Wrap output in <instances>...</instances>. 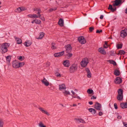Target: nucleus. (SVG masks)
<instances>
[{"instance_id":"obj_1","label":"nucleus","mask_w":127,"mask_h":127,"mask_svg":"<svg viewBox=\"0 0 127 127\" xmlns=\"http://www.w3.org/2000/svg\"><path fill=\"white\" fill-rule=\"evenodd\" d=\"M9 46V44L5 43L2 44L0 47L1 49L2 50V53L6 52L8 50L7 48Z\"/></svg>"},{"instance_id":"obj_2","label":"nucleus","mask_w":127,"mask_h":127,"mask_svg":"<svg viewBox=\"0 0 127 127\" xmlns=\"http://www.w3.org/2000/svg\"><path fill=\"white\" fill-rule=\"evenodd\" d=\"M77 64H73L70 67L69 69L70 72V73L75 72L77 70Z\"/></svg>"},{"instance_id":"obj_3","label":"nucleus","mask_w":127,"mask_h":127,"mask_svg":"<svg viewBox=\"0 0 127 127\" xmlns=\"http://www.w3.org/2000/svg\"><path fill=\"white\" fill-rule=\"evenodd\" d=\"M78 40L79 43L82 44H84L86 42V40L83 36H80L78 38Z\"/></svg>"},{"instance_id":"obj_4","label":"nucleus","mask_w":127,"mask_h":127,"mask_svg":"<svg viewBox=\"0 0 127 127\" xmlns=\"http://www.w3.org/2000/svg\"><path fill=\"white\" fill-rule=\"evenodd\" d=\"M124 1L122 2V0H115L114 1V3L113 4V6L116 7L118 6L119 4H122Z\"/></svg>"},{"instance_id":"obj_5","label":"nucleus","mask_w":127,"mask_h":127,"mask_svg":"<svg viewBox=\"0 0 127 127\" xmlns=\"http://www.w3.org/2000/svg\"><path fill=\"white\" fill-rule=\"evenodd\" d=\"M66 49V53H70L72 50V47L71 45L70 44H68L65 46Z\"/></svg>"},{"instance_id":"obj_6","label":"nucleus","mask_w":127,"mask_h":127,"mask_svg":"<svg viewBox=\"0 0 127 127\" xmlns=\"http://www.w3.org/2000/svg\"><path fill=\"white\" fill-rule=\"evenodd\" d=\"M127 35V29H125L121 32V36L123 38L125 37Z\"/></svg>"},{"instance_id":"obj_7","label":"nucleus","mask_w":127,"mask_h":127,"mask_svg":"<svg viewBox=\"0 0 127 127\" xmlns=\"http://www.w3.org/2000/svg\"><path fill=\"white\" fill-rule=\"evenodd\" d=\"M19 62L18 61L16 60L13 62L12 65L14 68H17L20 67V66L19 65Z\"/></svg>"},{"instance_id":"obj_8","label":"nucleus","mask_w":127,"mask_h":127,"mask_svg":"<svg viewBox=\"0 0 127 127\" xmlns=\"http://www.w3.org/2000/svg\"><path fill=\"white\" fill-rule=\"evenodd\" d=\"M95 108L96 110L100 111L101 110L100 108L101 107V105L100 103L96 102H95Z\"/></svg>"},{"instance_id":"obj_9","label":"nucleus","mask_w":127,"mask_h":127,"mask_svg":"<svg viewBox=\"0 0 127 127\" xmlns=\"http://www.w3.org/2000/svg\"><path fill=\"white\" fill-rule=\"evenodd\" d=\"M88 63V62L86 61L85 59H83L81 62V66L82 67H85Z\"/></svg>"},{"instance_id":"obj_10","label":"nucleus","mask_w":127,"mask_h":127,"mask_svg":"<svg viewBox=\"0 0 127 127\" xmlns=\"http://www.w3.org/2000/svg\"><path fill=\"white\" fill-rule=\"evenodd\" d=\"M41 82L42 83L46 86H48L49 83V82L45 78V77H44L43 79L41 80Z\"/></svg>"},{"instance_id":"obj_11","label":"nucleus","mask_w":127,"mask_h":127,"mask_svg":"<svg viewBox=\"0 0 127 127\" xmlns=\"http://www.w3.org/2000/svg\"><path fill=\"white\" fill-rule=\"evenodd\" d=\"M115 80V83L116 84H120L122 82V80L121 78L120 77H117Z\"/></svg>"},{"instance_id":"obj_12","label":"nucleus","mask_w":127,"mask_h":127,"mask_svg":"<svg viewBox=\"0 0 127 127\" xmlns=\"http://www.w3.org/2000/svg\"><path fill=\"white\" fill-rule=\"evenodd\" d=\"M38 108L42 113L46 114L48 116H49L50 115L49 113L46 110H44L42 108L40 107Z\"/></svg>"},{"instance_id":"obj_13","label":"nucleus","mask_w":127,"mask_h":127,"mask_svg":"<svg viewBox=\"0 0 127 127\" xmlns=\"http://www.w3.org/2000/svg\"><path fill=\"white\" fill-rule=\"evenodd\" d=\"M120 106L121 108L123 109L127 108V102L121 103Z\"/></svg>"},{"instance_id":"obj_14","label":"nucleus","mask_w":127,"mask_h":127,"mask_svg":"<svg viewBox=\"0 0 127 127\" xmlns=\"http://www.w3.org/2000/svg\"><path fill=\"white\" fill-rule=\"evenodd\" d=\"M16 10H17L18 12H21L22 11L26 10H27V8L23 7H21L17 8Z\"/></svg>"},{"instance_id":"obj_15","label":"nucleus","mask_w":127,"mask_h":127,"mask_svg":"<svg viewBox=\"0 0 127 127\" xmlns=\"http://www.w3.org/2000/svg\"><path fill=\"white\" fill-rule=\"evenodd\" d=\"M108 9L110 10L111 11L113 12L116 10L117 8L116 7L114 8H113L112 5L111 4H109L108 8Z\"/></svg>"},{"instance_id":"obj_16","label":"nucleus","mask_w":127,"mask_h":127,"mask_svg":"<svg viewBox=\"0 0 127 127\" xmlns=\"http://www.w3.org/2000/svg\"><path fill=\"white\" fill-rule=\"evenodd\" d=\"M98 50V51L102 54L105 55L106 54L105 50L103 48H99Z\"/></svg>"},{"instance_id":"obj_17","label":"nucleus","mask_w":127,"mask_h":127,"mask_svg":"<svg viewBox=\"0 0 127 127\" xmlns=\"http://www.w3.org/2000/svg\"><path fill=\"white\" fill-rule=\"evenodd\" d=\"M58 24L61 27H63L64 25V21L63 19H60L58 22Z\"/></svg>"},{"instance_id":"obj_18","label":"nucleus","mask_w":127,"mask_h":127,"mask_svg":"<svg viewBox=\"0 0 127 127\" xmlns=\"http://www.w3.org/2000/svg\"><path fill=\"white\" fill-rule=\"evenodd\" d=\"M63 64L64 66L67 67H68L69 66V61L66 60L64 61Z\"/></svg>"},{"instance_id":"obj_19","label":"nucleus","mask_w":127,"mask_h":127,"mask_svg":"<svg viewBox=\"0 0 127 127\" xmlns=\"http://www.w3.org/2000/svg\"><path fill=\"white\" fill-rule=\"evenodd\" d=\"M85 70L87 72L88 77L89 78H91V74L89 69L88 68H85Z\"/></svg>"},{"instance_id":"obj_20","label":"nucleus","mask_w":127,"mask_h":127,"mask_svg":"<svg viewBox=\"0 0 127 127\" xmlns=\"http://www.w3.org/2000/svg\"><path fill=\"white\" fill-rule=\"evenodd\" d=\"M64 54V51H62L61 52L56 53V57H61L63 56Z\"/></svg>"},{"instance_id":"obj_21","label":"nucleus","mask_w":127,"mask_h":127,"mask_svg":"<svg viewBox=\"0 0 127 127\" xmlns=\"http://www.w3.org/2000/svg\"><path fill=\"white\" fill-rule=\"evenodd\" d=\"M32 43V42L29 40H27L25 43L24 45L26 47L30 46Z\"/></svg>"},{"instance_id":"obj_22","label":"nucleus","mask_w":127,"mask_h":127,"mask_svg":"<svg viewBox=\"0 0 127 127\" xmlns=\"http://www.w3.org/2000/svg\"><path fill=\"white\" fill-rule=\"evenodd\" d=\"M117 98L118 100L121 101L123 99V95H118L117 96Z\"/></svg>"},{"instance_id":"obj_23","label":"nucleus","mask_w":127,"mask_h":127,"mask_svg":"<svg viewBox=\"0 0 127 127\" xmlns=\"http://www.w3.org/2000/svg\"><path fill=\"white\" fill-rule=\"evenodd\" d=\"M75 120H76L77 122H79L78 123H81L83 124L86 123L85 121L81 119L75 118Z\"/></svg>"},{"instance_id":"obj_24","label":"nucleus","mask_w":127,"mask_h":127,"mask_svg":"<svg viewBox=\"0 0 127 127\" xmlns=\"http://www.w3.org/2000/svg\"><path fill=\"white\" fill-rule=\"evenodd\" d=\"M17 43L18 44H20L22 43V40L21 39L18 38H16L15 37H14Z\"/></svg>"},{"instance_id":"obj_25","label":"nucleus","mask_w":127,"mask_h":127,"mask_svg":"<svg viewBox=\"0 0 127 127\" xmlns=\"http://www.w3.org/2000/svg\"><path fill=\"white\" fill-rule=\"evenodd\" d=\"M88 110L90 112H91L93 114H94L96 112L95 110L93 108H90Z\"/></svg>"},{"instance_id":"obj_26","label":"nucleus","mask_w":127,"mask_h":127,"mask_svg":"<svg viewBox=\"0 0 127 127\" xmlns=\"http://www.w3.org/2000/svg\"><path fill=\"white\" fill-rule=\"evenodd\" d=\"M114 74L116 76H118L120 75V73L119 70L116 69L114 72Z\"/></svg>"},{"instance_id":"obj_27","label":"nucleus","mask_w":127,"mask_h":127,"mask_svg":"<svg viewBox=\"0 0 127 127\" xmlns=\"http://www.w3.org/2000/svg\"><path fill=\"white\" fill-rule=\"evenodd\" d=\"M11 56H8L6 57L7 63L8 64V65L9 64L10 62L11 59Z\"/></svg>"},{"instance_id":"obj_28","label":"nucleus","mask_w":127,"mask_h":127,"mask_svg":"<svg viewBox=\"0 0 127 127\" xmlns=\"http://www.w3.org/2000/svg\"><path fill=\"white\" fill-rule=\"evenodd\" d=\"M59 89L61 90H62V89H64L66 88V87L65 85L64 84H63L61 85H59Z\"/></svg>"},{"instance_id":"obj_29","label":"nucleus","mask_w":127,"mask_h":127,"mask_svg":"<svg viewBox=\"0 0 127 127\" xmlns=\"http://www.w3.org/2000/svg\"><path fill=\"white\" fill-rule=\"evenodd\" d=\"M67 54L65 55V57L67 59L70 58L72 56V54L70 53H67Z\"/></svg>"},{"instance_id":"obj_30","label":"nucleus","mask_w":127,"mask_h":127,"mask_svg":"<svg viewBox=\"0 0 127 127\" xmlns=\"http://www.w3.org/2000/svg\"><path fill=\"white\" fill-rule=\"evenodd\" d=\"M108 61L109 62L110 64H112L114 65H117L116 62L113 60H109Z\"/></svg>"},{"instance_id":"obj_31","label":"nucleus","mask_w":127,"mask_h":127,"mask_svg":"<svg viewBox=\"0 0 127 127\" xmlns=\"http://www.w3.org/2000/svg\"><path fill=\"white\" fill-rule=\"evenodd\" d=\"M44 36V33L43 32H41L40 33L39 37L37 38L38 39H41Z\"/></svg>"},{"instance_id":"obj_32","label":"nucleus","mask_w":127,"mask_h":127,"mask_svg":"<svg viewBox=\"0 0 127 127\" xmlns=\"http://www.w3.org/2000/svg\"><path fill=\"white\" fill-rule=\"evenodd\" d=\"M118 95H123V91L121 89H118Z\"/></svg>"},{"instance_id":"obj_33","label":"nucleus","mask_w":127,"mask_h":127,"mask_svg":"<svg viewBox=\"0 0 127 127\" xmlns=\"http://www.w3.org/2000/svg\"><path fill=\"white\" fill-rule=\"evenodd\" d=\"M123 46V44L121 43L120 44H118L117 45L116 47L118 49H121L122 48Z\"/></svg>"},{"instance_id":"obj_34","label":"nucleus","mask_w":127,"mask_h":127,"mask_svg":"<svg viewBox=\"0 0 127 127\" xmlns=\"http://www.w3.org/2000/svg\"><path fill=\"white\" fill-rule=\"evenodd\" d=\"M38 126L39 127H43L45 125L42 121H40L38 124Z\"/></svg>"},{"instance_id":"obj_35","label":"nucleus","mask_w":127,"mask_h":127,"mask_svg":"<svg viewBox=\"0 0 127 127\" xmlns=\"http://www.w3.org/2000/svg\"><path fill=\"white\" fill-rule=\"evenodd\" d=\"M87 93L89 94H92L93 92V91L92 89H88L87 91Z\"/></svg>"},{"instance_id":"obj_36","label":"nucleus","mask_w":127,"mask_h":127,"mask_svg":"<svg viewBox=\"0 0 127 127\" xmlns=\"http://www.w3.org/2000/svg\"><path fill=\"white\" fill-rule=\"evenodd\" d=\"M116 54H117L116 53H115L114 51H112L110 52V55L111 56H114Z\"/></svg>"},{"instance_id":"obj_37","label":"nucleus","mask_w":127,"mask_h":127,"mask_svg":"<svg viewBox=\"0 0 127 127\" xmlns=\"http://www.w3.org/2000/svg\"><path fill=\"white\" fill-rule=\"evenodd\" d=\"M119 53H120V55H124L125 54V52L123 50H119Z\"/></svg>"},{"instance_id":"obj_38","label":"nucleus","mask_w":127,"mask_h":127,"mask_svg":"<svg viewBox=\"0 0 127 127\" xmlns=\"http://www.w3.org/2000/svg\"><path fill=\"white\" fill-rule=\"evenodd\" d=\"M41 21L39 20H35V23L38 24H41Z\"/></svg>"},{"instance_id":"obj_39","label":"nucleus","mask_w":127,"mask_h":127,"mask_svg":"<svg viewBox=\"0 0 127 127\" xmlns=\"http://www.w3.org/2000/svg\"><path fill=\"white\" fill-rule=\"evenodd\" d=\"M25 64L24 62H22L20 63L19 62V65L20 66V67H22Z\"/></svg>"},{"instance_id":"obj_40","label":"nucleus","mask_w":127,"mask_h":127,"mask_svg":"<svg viewBox=\"0 0 127 127\" xmlns=\"http://www.w3.org/2000/svg\"><path fill=\"white\" fill-rule=\"evenodd\" d=\"M61 76V75L60 73L58 72H56V77H60Z\"/></svg>"},{"instance_id":"obj_41","label":"nucleus","mask_w":127,"mask_h":127,"mask_svg":"<svg viewBox=\"0 0 127 127\" xmlns=\"http://www.w3.org/2000/svg\"><path fill=\"white\" fill-rule=\"evenodd\" d=\"M3 123L2 120H0V127H3Z\"/></svg>"},{"instance_id":"obj_42","label":"nucleus","mask_w":127,"mask_h":127,"mask_svg":"<svg viewBox=\"0 0 127 127\" xmlns=\"http://www.w3.org/2000/svg\"><path fill=\"white\" fill-rule=\"evenodd\" d=\"M63 93L66 95H70V92L68 91H67L66 90H65L64 92H63Z\"/></svg>"},{"instance_id":"obj_43","label":"nucleus","mask_w":127,"mask_h":127,"mask_svg":"<svg viewBox=\"0 0 127 127\" xmlns=\"http://www.w3.org/2000/svg\"><path fill=\"white\" fill-rule=\"evenodd\" d=\"M94 30L93 27H91L89 28V31L90 32H92Z\"/></svg>"},{"instance_id":"obj_44","label":"nucleus","mask_w":127,"mask_h":127,"mask_svg":"<svg viewBox=\"0 0 127 127\" xmlns=\"http://www.w3.org/2000/svg\"><path fill=\"white\" fill-rule=\"evenodd\" d=\"M55 9L56 8H51L48 10V11L49 12H50L52 11L53 10H55Z\"/></svg>"},{"instance_id":"obj_45","label":"nucleus","mask_w":127,"mask_h":127,"mask_svg":"<svg viewBox=\"0 0 127 127\" xmlns=\"http://www.w3.org/2000/svg\"><path fill=\"white\" fill-rule=\"evenodd\" d=\"M55 43H52V46L51 48L52 49H54L55 48Z\"/></svg>"},{"instance_id":"obj_46","label":"nucleus","mask_w":127,"mask_h":127,"mask_svg":"<svg viewBox=\"0 0 127 127\" xmlns=\"http://www.w3.org/2000/svg\"><path fill=\"white\" fill-rule=\"evenodd\" d=\"M27 16L29 18H33V14H30L28 15Z\"/></svg>"},{"instance_id":"obj_47","label":"nucleus","mask_w":127,"mask_h":127,"mask_svg":"<svg viewBox=\"0 0 127 127\" xmlns=\"http://www.w3.org/2000/svg\"><path fill=\"white\" fill-rule=\"evenodd\" d=\"M102 30H101L100 31H99L98 30H96V32L97 33H100V32H102Z\"/></svg>"},{"instance_id":"obj_48","label":"nucleus","mask_w":127,"mask_h":127,"mask_svg":"<svg viewBox=\"0 0 127 127\" xmlns=\"http://www.w3.org/2000/svg\"><path fill=\"white\" fill-rule=\"evenodd\" d=\"M114 106L115 109H117L118 108V107L116 103H114Z\"/></svg>"},{"instance_id":"obj_49","label":"nucleus","mask_w":127,"mask_h":127,"mask_svg":"<svg viewBox=\"0 0 127 127\" xmlns=\"http://www.w3.org/2000/svg\"><path fill=\"white\" fill-rule=\"evenodd\" d=\"M39 17L36 14H33V18H37Z\"/></svg>"},{"instance_id":"obj_50","label":"nucleus","mask_w":127,"mask_h":127,"mask_svg":"<svg viewBox=\"0 0 127 127\" xmlns=\"http://www.w3.org/2000/svg\"><path fill=\"white\" fill-rule=\"evenodd\" d=\"M50 65V63L49 62H47L46 64V67H49Z\"/></svg>"},{"instance_id":"obj_51","label":"nucleus","mask_w":127,"mask_h":127,"mask_svg":"<svg viewBox=\"0 0 127 127\" xmlns=\"http://www.w3.org/2000/svg\"><path fill=\"white\" fill-rule=\"evenodd\" d=\"M73 98H77L78 99H81V98L79 96H72Z\"/></svg>"},{"instance_id":"obj_52","label":"nucleus","mask_w":127,"mask_h":127,"mask_svg":"<svg viewBox=\"0 0 127 127\" xmlns=\"http://www.w3.org/2000/svg\"><path fill=\"white\" fill-rule=\"evenodd\" d=\"M18 60L21 61L23 60V57L21 56H20L18 58Z\"/></svg>"},{"instance_id":"obj_53","label":"nucleus","mask_w":127,"mask_h":127,"mask_svg":"<svg viewBox=\"0 0 127 127\" xmlns=\"http://www.w3.org/2000/svg\"><path fill=\"white\" fill-rule=\"evenodd\" d=\"M39 18H40V19L41 20H43V21H45V19L44 18V17H41V16H40V17H39Z\"/></svg>"},{"instance_id":"obj_54","label":"nucleus","mask_w":127,"mask_h":127,"mask_svg":"<svg viewBox=\"0 0 127 127\" xmlns=\"http://www.w3.org/2000/svg\"><path fill=\"white\" fill-rule=\"evenodd\" d=\"M96 97H95L93 95V96H92L91 98V99H96Z\"/></svg>"},{"instance_id":"obj_55","label":"nucleus","mask_w":127,"mask_h":127,"mask_svg":"<svg viewBox=\"0 0 127 127\" xmlns=\"http://www.w3.org/2000/svg\"><path fill=\"white\" fill-rule=\"evenodd\" d=\"M40 13V12L38 11L37 13V14L38 15V16L39 17H40L41 16V15Z\"/></svg>"},{"instance_id":"obj_56","label":"nucleus","mask_w":127,"mask_h":127,"mask_svg":"<svg viewBox=\"0 0 127 127\" xmlns=\"http://www.w3.org/2000/svg\"><path fill=\"white\" fill-rule=\"evenodd\" d=\"M103 114V113L101 111L99 112L98 113V115L99 116H101Z\"/></svg>"},{"instance_id":"obj_57","label":"nucleus","mask_w":127,"mask_h":127,"mask_svg":"<svg viewBox=\"0 0 127 127\" xmlns=\"http://www.w3.org/2000/svg\"><path fill=\"white\" fill-rule=\"evenodd\" d=\"M122 116H121L119 115L117 117V118L118 119H120L122 118Z\"/></svg>"},{"instance_id":"obj_58","label":"nucleus","mask_w":127,"mask_h":127,"mask_svg":"<svg viewBox=\"0 0 127 127\" xmlns=\"http://www.w3.org/2000/svg\"><path fill=\"white\" fill-rule=\"evenodd\" d=\"M123 124L126 127H127V124H125L124 122H123Z\"/></svg>"},{"instance_id":"obj_59","label":"nucleus","mask_w":127,"mask_h":127,"mask_svg":"<svg viewBox=\"0 0 127 127\" xmlns=\"http://www.w3.org/2000/svg\"><path fill=\"white\" fill-rule=\"evenodd\" d=\"M89 103L90 105H92L93 103V102L92 101H90L89 102Z\"/></svg>"},{"instance_id":"obj_60","label":"nucleus","mask_w":127,"mask_h":127,"mask_svg":"<svg viewBox=\"0 0 127 127\" xmlns=\"http://www.w3.org/2000/svg\"><path fill=\"white\" fill-rule=\"evenodd\" d=\"M107 44V42L106 41H105V44L104 45H106L108 46Z\"/></svg>"},{"instance_id":"obj_61","label":"nucleus","mask_w":127,"mask_h":127,"mask_svg":"<svg viewBox=\"0 0 127 127\" xmlns=\"http://www.w3.org/2000/svg\"><path fill=\"white\" fill-rule=\"evenodd\" d=\"M103 47L104 48H108V46L106 45H104Z\"/></svg>"},{"instance_id":"obj_62","label":"nucleus","mask_w":127,"mask_h":127,"mask_svg":"<svg viewBox=\"0 0 127 127\" xmlns=\"http://www.w3.org/2000/svg\"><path fill=\"white\" fill-rule=\"evenodd\" d=\"M103 16L102 15H101L100 16V19H103Z\"/></svg>"},{"instance_id":"obj_63","label":"nucleus","mask_w":127,"mask_h":127,"mask_svg":"<svg viewBox=\"0 0 127 127\" xmlns=\"http://www.w3.org/2000/svg\"><path fill=\"white\" fill-rule=\"evenodd\" d=\"M38 8H34L33 9V10L34 11H37Z\"/></svg>"},{"instance_id":"obj_64","label":"nucleus","mask_w":127,"mask_h":127,"mask_svg":"<svg viewBox=\"0 0 127 127\" xmlns=\"http://www.w3.org/2000/svg\"><path fill=\"white\" fill-rule=\"evenodd\" d=\"M125 12L126 14H127V7L125 11Z\"/></svg>"}]
</instances>
